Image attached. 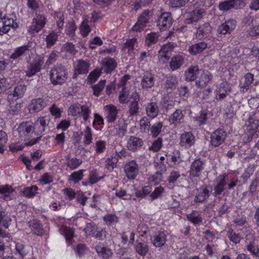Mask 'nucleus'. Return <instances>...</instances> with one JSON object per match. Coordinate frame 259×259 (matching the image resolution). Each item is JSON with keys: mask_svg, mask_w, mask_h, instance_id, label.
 Returning <instances> with one entry per match:
<instances>
[{"mask_svg": "<svg viewBox=\"0 0 259 259\" xmlns=\"http://www.w3.org/2000/svg\"><path fill=\"white\" fill-rule=\"evenodd\" d=\"M202 9H195L188 14V18L185 20L187 24H191L193 22L198 21L202 17V14L204 13Z\"/></svg>", "mask_w": 259, "mask_h": 259, "instance_id": "2f4dec72", "label": "nucleus"}, {"mask_svg": "<svg viewBox=\"0 0 259 259\" xmlns=\"http://www.w3.org/2000/svg\"><path fill=\"white\" fill-rule=\"evenodd\" d=\"M146 114L150 119L156 117L159 112L158 103L156 102H151L146 104L145 106Z\"/></svg>", "mask_w": 259, "mask_h": 259, "instance_id": "4be33fe9", "label": "nucleus"}, {"mask_svg": "<svg viewBox=\"0 0 259 259\" xmlns=\"http://www.w3.org/2000/svg\"><path fill=\"white\" fill-rule=\"evenodd\" d=\"M124 172L128 180H134L139 174L138 164L135 160L126 163L124 167Z\"/></svg>", "mask_w": 259, "mask_h": 259, "instance_id": "423d86ee", "label": "nucleus"}, {"mask_svg": "<svg viewBox=\"0 0 259 259\" xmlns=\"http://www.w3.org/2000/svg\"><path fill=\"white\" fill-rule=\"evenodd\" d=\"M162 145V139L161 138H158L153 142L152 145L151 146H149L148 149L150 151L157 152L161 148Z\"/></svg>", "mask_w": 259, "mask_h": 259, "instance_id": "338daca9", "label": "nucleus"}, {"mask_svg": "<svg viewBox=\"0 0 259 259\" xmlns=\"http://www.w3.org/2000/svg\"><path fill=\"white\" fill-rule=\"evenodd\" d=\"M195 137L191 132H186L181 135L179 144L185 149H189L195 144Z\"/></svg>", "mask_w": 259, "mask_h": 259, "instance_id": "4468645a", "label": "nucleus"}, {"mask_svg": "<svg viewBox=\"0 0 259 259\" xmlns=\"http://www.w3.org/2000/svg\"><path fill=\"white\" fill-rule=\"evenodd\" d=\"M65 164L67 168L72 170L78 168L82 163V161L80 159L71 157L70 155L65 157Z\"/></svg>", "mask_w": 259, "mask_h": 259, "instance_id": "f704fd0d", "label": "nucleus"}, {"mask_svg": "<svg viewBox=\"0 0 259 259\" xmlns=\"http://www.w3.org/2000/svg\"><path fill=\"white\" fill-rule=\"evenodd\" d=\"M207 111L206 110H202L199 114L194 117V120L197 122L199 125L204 124L207 119Z\"/></svg>", "mask_w": 259, "mask_h": 259, "instance_id": "603ef678", "label": "nucleus"}, {"mask_svg": "<svg viewBox=\"0 0 259 259\" xmlns=\"http://www.w3.org/2000/svg\"><path fill=\"white\" fill-rule=\"evenodd\" d=\"M135 250L136 253L141 256H145L149 251V243L147 240L142 238H138L134 245Z\"/></svg>", "mask_w": 259, "mask_h": 259, "instance_id": "dca6fc26", "label": "nucleus"}, {"mask_svg": "<svg viewBox=\"0 0 259 259\" xmlns=\"http://www.w3.org/2000/svg\"><path fill=\"white\" fill-rule=\"evenodd\" d=\"M163 124L161 122H156L153 124L150 128L151 135L153 138H156L161 132Z\"/></svg>", "mask_w": 259, "mask_h": 259, "instance_id": "09e8293b", "label": "nucleus"}, {"mask_svg": "<svg viewBox=\"0 0 259 259\" xmlns=\"http://www.w3.org/2000/svg\"><path fill=\"white\" fill-rule=\"evenodd\" d=\"M254 75L250 73H246L240 81L239 87L242 92H245L248 91L253 80Z\"/></svg>", "mask_w": 259, "mask_h": 259, "instance_id": "c85d7f7f", "label": "nucleus"}, {"mask_svg": "<svg viewBox=\"0 0 259 259\" xmlns=\"http://www.w3.org/2000/svg\"><path fill=\"white\" fill-rule=\"evenodd\" d=\"M106 83V80H102L93 87V94L97 97H99L101 92L104 89Z\"/></svg>", "mask_w": 259, "mask_h": 259, "instance_id": "052dcab7", "label": "nucleus"}, {"mask_svg": "<svg viewBox=\"0 0 259 259\" xmlns=\"http://www.w3.org/2000/svg\"><path fill=\"white\" fill-rule=\"evenodd\" d=\"M17 131L19 137L22 140H26L29 138L30 134L34 132L33 123L29 121L22 122L18 127Z\"/></svg>", "mask_w": 259, "mask_h": 259, "instance_id": "ddd939ff", "label": "nucleus"}, {"mask_svg": "<svg viewBox=\"0 0 259 259\" xmlns=\"http://www.w3.org/2000/svg\"><path fill=\"white\" fill-rule=\"evenodd\" d=\"M212 78V75L209 72L202 70L201 74L195 81L196 85L199 88L203 89L209 83Z\"/></svg>", "mask_w": 259, "mask_h": 259, "instance_id": "6ab92c4d", "label": "nucleus"}, {"mask_svg": "<svg viewBox=\"0 0 259 259\" xmlns=\"http://www.w3.org/2000/svg\"><path fill=\"white\" fill-rule=\"evenodd\" d=\"M103 220L108 226L113 225L118 222V218L113 214H109L104 216Z\"/></svg>", "mask_w": 259, "mask_h": 259, "instance_id": "69168bd1", "label": "nucleus"}, {"mask_svg": "<svg viewBox=\"0 0 259 259\" xmlns=\"http://www.w3.org/2000/svg\"><path fill=\"white\" fill-rule=\"evenodd\" d=\"M207 48V43L204 41H200L190 46L188 51L191 55H195L202 53Z\"/></svg>", "mask_w": 259, "mask_h": 259, "instance_id": "7c9ffc66", "label": "nucleus"}, {"mask_svg": "<svg viewBox=\"0 0 259 259\" xmlns=\"http://www.w3.org/2000/svg\"><path fill=\"white\" fill-rule=\"evenodd\" d=\"M236 26L235 20L231 19L225 21L220 25L218 29V32L221 34H230Z\"/></svg>", "mask_w": 259, "mask_h": 259, "instance_id": "aec40b11", "label": "nucleus"}, {"mask_svg": "<svg viewBox=\"0 0 259 259\" xmlns=\"http://www.w3.org/2000/svg\"><path fill=\"white\" fill-rule=\"evenodd\" d=\"M9 102L10 106L8 109V114L11 115L17 114L22 108V103H19L13 105L11 104V101Z\"/></svg>", "mask_w": 259, "mask_h": 259, "instance_id": "5fc2aeb1", "label": "nucleus"}, {"mask_svg": "<svg viewBox=\"0 0 259 259\" xmlns=\"http://www.w3.org/2000/svg\"><path fill=\"white\" fill-rule=\"evenodd\" d=\"M201 71L197 65L190 66L185 72V80L188 81H196Z\"/></svg>", "mask_w": 259, "mask_h": 259, "instance_id": "b1692460", "label": "nucleus"}, {"mask_svg": "<svg viewBox=\"0 0 259 259\" xmlns=\"http://www.w3.org/2000/svg\"><path fill=\"white\" fill-rule=\"evenodd\" d=\"M76 30V26L74 22L72 21H69L66 25V34L70 37L74 39L75 31Z\"/></svg>", "mask_w": 259, "mask_h": 259, "instance_id": "864d4df0", "label": "nucleus"}, {"mask_svg": "<svg viewBox=\"0 0 259 259\" xmlns=\"http://www.w3.org/2000/svg\"><path fill=\"white\" fill-rule=\"evenodd\" d=\"M46 23V19L44 16L36 15L29 28V32L31 34L38 32L44 27Z\"/></svg>", "mask_w": 259, "mask_h": 259, "instance_id": "f8f14e48", "label": "nucleus"}, {"mask_svg": "<svg viewBox=\"0 0 259 259\" xmlns=\"http://www.w3.org/2000/svg\"><path fill=\"white\" fill-rule=\"evenodd\" d=\"M180 172L177 170H172L170 172L167 180L169 184H174L180 177Z\"/></svg>", "mask_w": 259, "mask_h": 259, "instance_id": "774afa93", "label": "nucleus"}, {"mask_svg": "<svg viewBox=\"0 0 259 259\" xmlns=\"http://www.w3.org/2000/svg\"><path fill=\"white\" fill-rule=\"evenodd\" d=\"M128 108L127 113L128 116L132 117L133 116H136L139 114L140 109L139 103L130 102Z\"/></svg>", "mask_w": 259, "mask_h": 259, "instance_id": "de8ad7c7", "label": "nucleus"}, {"mask_svg": "<svg viewBox=\"0 0 259 259\" xmlns=\"http://www.w3.org/2000/svg\"><path fill=\"white\" fill-rule=\"evenodd\" d=\"M29 226L31 230L37 235L42 236L44 234L42 225L40 221L33 220L29 222Z\"/></svg>", "mask_w": 259, "mask_h": 259, "instance_id": "79ce46f5", "label": "nucleus"}, {"mask_svg": "<svg viewBox=\"0 0 259 259\" xmlns=\"http://www.w3.org/2000/svg\"><path fill=\"white\" fill-rule=\"evenodd\" d=\"M218 183L214 186L213 195L214 197L217 198L225 190V187L227 186L229 182L228 175L226 174L220 175L218 178Z\"/></svg>", "mask_w": 259, "mask_h": 259, "instance_id": "1a4fd4ad", "label": "nucleus"}, {"mask_svg": "<svg viewBox=\"0 0 259 259\" xmlns=\"http://www.w3.org/2000/svg\"><path fill=\"white\" fill-rule=\"evenodd\" d=\"M206 160L198 158L192 163L189 170V177L191 178H199L202 175L206 167Z\"/></svg>", "mask_w": 259, "mask_h": 259, "instance_id": "7ed1b4c3", "label": "nucleus"}, {"mask_svg": "<svg viewBox=\"0 0 259 259\" xmlns=\"http://www.w3.org/2000/svg\"><path fill=\"white\" fill-rule=\"evenodd\" d=\"M38 188L33 185L31 187L24 188L22 191L23 195L27 198H32L36 195Z\"/></svg>", "mask_w": 259, "mask_h": 259, "instance_id": "49530a36", "label": "nucleus"}, {"mask_svg": "<svg viewBox=\"0 0 259 259\" xmlns=\"http://www.w3.org/2000/svg\"><path fill=\"white\" fill-rule=\"evenodd\" d=\"M211 32V27L208 23L200 26L196 32V37L197 38L201 39L207 37Z\"/></svg>", "mask_w": 259, "mask_h": 259, "instance_id": "cd10ccee", "label": "nucleus"}, {"mask_svg": "<svg viewBox=\"0 0 259 259\" xmlns=\"http://www.w3.org/2000/svg\"><path fill=\"white\" fill-rule=\"evenodd\" d=\"M101 70L106 74L111 73L117 67V63L115 60L110 57L105 58L102 60Z\"/></svg>", "mask_w": 259, "mask_h": 259, "instance_id": "412c9836", "label": "nucleus"}, {"mask_svg": "<svg viewBox=\"0 0 259 259\" xmlns=\"http://www.w3.org/2000/svg\"><path fill=\"white\" fill-rule=\"evenodd\" d=\"M44 57L39 55L36 56L34 61L30 63L28 66L27 69L26 71V75L28 77H31L37 72H39L44 64Z\"/></svg>", "mask_w": 259, "mask_h": 259, "instance_id": "20e7f679", "label": "nucleus"}, {"mask_svg": "<svg viewBox=\"0 0 259 259\" xmlns=\"http://www.w3.org/2000/svg\"><path fill=\"white\" fill-rule=\"evenodd\" d=\"M57 38L58 35L56 32L53 31L50 33L46 38L47 47L50 48L53 46L56 43Z\"/></svg>", "mask_w": 259, "mask_h": 259, "instance_id": "4d7b16f0", "label": "nucleus"}, {"mask_svg": "<svg viewBox=\"0 0 259 259\" xmlns=\"http://www.w3.org/2000/svg\"><path fill=\"white\" fill-rule=\"evenodd\" d=\"M137 44V39L136 38H132L127 39L123 45V50L127 51L128 53H131L135 49V46Z\"/></svg>", "mask_w": 259, "mask_h": 259, "instance_id": "3c124183", "label": "nucleus"}, {"mask_svg": "<svg viewBox=\"0 0 259 259\" xmlns=\"http://www.w3.org/2000/svg\"><path fill=\"white\" fill-rule=\"evenodd\" d=\"M155 83L154 76L147 71L144 73L141 81V86L143 89L147 90L153 87Z\"/></svg>", "mask_w": 259, "mask_h": 259, "instance_id": "a878e982", "label": "nucleus"}, {"mask_svg": "<svg viewBox=\"0 0 259 259\" xmlns=\"http://www.w3.org/2000/svg\"><path fill=\"white\" fill-rule=\"evenodd\" d=\"M178 84L177 78L176 76L171 75L168 77L165 82V88L167 89H174L176 88Z\"/></svg>", "mask_w": 259, "mask_h": 259, "instance_id": "bf43d9fd", "label": "nucleus"}, {"mask_svg": "<svg viewBox=\"0 0 259 259\" xmlns=\"http://www.w3.org/2000/svg\"><path fill=\"white\" fill-rule=\"evenodd\" d=\"M259 126V120L255 119L253 117H250L248 119V124L247 125V129L250 131V135L247 136L248 141H250L252 139L253 134L257 129Z\"/></svg>", "mask_w": 259, "mask_h": 259, "instance_id": "473e14b6", "label": "nucleus"}, {"mask_svg": "<svg viewBox=\"0 0 259 259\" xmlns=\"http://www.w3.org/2000/svg\"><path fill=\"white\" fill-rule=\"evenodd\" d=\"M47 106L46 101L42 98H37L32 100L30 109L35 112L41 110Z\"/></svg>", "mask_w": 259, "mask_h": 259, "instance_id": "c9c22d12", "label": "nucleus"}, {"mask_svg": "<svg viewBox=\"0 0 259 259\" xmlns=\"http://www.w3.org/2000/svg\"><path fill=\"white\" fill-rule=\"evenodd\" d=\"M90 63L88 61L79 60L77 61L76 64L74 67L75 73L73 75V78L76 77L78 74H87L89 72Z\"/></svg>", "mask_w": 259, "mask_h": 259, "instance_id": "5701e85b", "label": "nucleus"}, {"mask_svg": "<svg viewBox=\"0 0 259 259\" xmlns=\"http://www.w3.org/2000/svg\"><path fill=\"white\" fill-rule=\"evenodd\" d=\"M140 128L142 133H147L149 132L151 127L149 118L143 117L140 120Z\"/></svg>", "mask_w": 259, "mask_h": 259, "instance_id": "a18cd8bd", "label": "nucleus"}, {"mask_svg": "<svg viewBox=\"0 0 259 259\" xmlns=\"http://www.w3.org/2000/svg\"><path fill=\"white\" fill-rule=\"evenodd\" d=\"M258 189L259 180L256 178L252 180L251 184L249 186V193L253 195L257 193Z\"/></svg>", "mask_w": 259, "mask_h": 259, "instance_id": "680f3d73", "label": "nucleus"}, {"mask_svg": "<svg viewBox=\"0 0 259 259\" xmlns=\"http://www.w3.org/2000/svg\"><path fill=\"white\" fill-rule=\"evenodd\" d=\"M104 109L106 111V118L109 122H113L117 118L118 110L113 105H106Z\"/></svg>", "mask_w": 259, "mask_h": 259, "instance_id": "bb28decb", "label": "nucleus"}, {"mask_svg": "<svg viewBox=\"0 0 259 259\" xmlns=\"http://www.w3.org/2000/svg\"><path fill=\"white\" fill-rule=\"evenodd\" d=\"M84 169H80L77 171L73 172L69 176V180L74 182L75 183H78L83 178Z\"/></svg>", "mask_w": 259, "mask_h": 259, "instance_id": "13d9d810", "label": "nucleus"}, {"mask_svg": "<svg viewBox=\"0 0 259 259\" xmlns=\"http://www.w3.org/2000/svg\"><path fill=\"white\" fill-rule=\"evenodd\" d=\"M143 144L144 142L142 139L131 136L127 139L126 147L130 151L136 152L142 148Z\"/></svg>", "mask_w": 259, "mask_h": 259, "instance_id": "f3484780", "label": "nucleus"}, {"mask_svg": "<svg viewBox=\"0 0 259 259\" xmlns=\"http://www.w3.org/2000/svg\"><path fill=\"white\" fill-rule=\"evenodd\" d=\"M116 134L120 138L125 136L127 131V124L123 118H120L118 121L116 127Z\"/></svg>", "mask_w": 259, "mask_h": 259, "instance_id": "a19ab883", "label": "nucleus"}, {"mask_svg": "<svg viewBox=\"0 0 259 259\" xmlns=\"http://www.w3.org/2000/svg\"><path fill=\"white\" fill-rule=\"evenodd\" d=\"M95 248L98 255L104 259H107L112 255L111 250L108 247H104L101 244L96 246Z\"/></svg>", "mask_w": 259, "mask_h": 259, "instance_id": "72a5a7b5", "label": "nucleus"}, {"mask_svg": "<svg viewBox=\"0 0 259 259\" xmlns=\"http://www.w3.org/2000/svg\"><path fill=\"white\" fill-rule=\"evenodd\" d=\"M30 248V246L25 245L21 242H18L16 244V250L22 256L27 254Z\"/></svg>", "mask_w": 259, "mask_h": 259, "instance_id": "8fccbe9b", "label": "nucleus"}, {"mask_svg": "<svg viewBox=\"0 0 259 259\" xmlns=\"http://www.w3.org/2000/svg\"><path fill=\"white\" fill-rule=\"evenodd\" d=\"M173 23L171 14L170 13H162L158 17L157 26L161 30L164 31L169 28Z\"/></svg>", "mask_w": 259, "mask_h": 259, "instance_id": "6e6552de", "label": "nucleus"}, {"mask_svg": "<svg viewBox=\"0 0 259 259\" xmlns=\"http://www.w3.org/2000/svg\"><path fill=\"white\" fill-rule=\"evenodd\" d=\"M187 220L194 225H200L202 222V218L200 213L196 210H193L187 214Z\"/></svg>", "mask_w": 259, "mask_h": 259, "instance_id": "e433bc0d", "label": "nucleus"}, {"mask_svg": "<svg viewBox=\"0 0 259 259\" xmlns=\"http://www.w3.org/2000/svg\"><path fill=\"white\" fill-rule=\"evenodd\" d=\"M212 191L211 186L203 185L196 191L194 198L196 203H203L207 201Z\"/></svg>", "mask_w": 259, "mask_h": 259, "instance_id": "39448f33", "label": "nucleus"}, {"mask_svg": "<svg viewBox=\"0 0 259 259\" xmlns=\"http://www.w3.org/2000/svg\"><path fill=\"white\" fill-rule=\"evenodd\" d=\"M84 140H83V143L85 145H89L92 141V134L91 132V128L87 126L86 127L85 130L84 132Z\"/></svg>", "mask_w": 259, "mask_h": 259, "instance_id": "0e129e2a", "label": "nucleus"}, {"mask_svg": "<svg viewBox=\"0 0 259 259\" xmlns=\"http://www.w3.org/2000/svg\"><path fill=\"white\" fill-rule=\"evenodd\" d=\"M18 27V25L12 16L4 14L0 11V35L8 32L11 28L15 29Z\"/></svg>", "mask_w": 259, "mask_h": 259, "instance_id": "f03ea898", "label": "nucleus"}, {"mask_svg": "<svg viewBox=\"0 0 259 259\" xmlns=\"http://www.w3.org/2000/svg\"><path fill=\"white\" fill-rule=\"evenodd\" d=\"M50 118L48 116H45L37 118L33 124L35 135H41L47 127Z\"/></svg>", "mask_w": 259, "mask_h": 259, "instance_id": "9d476101", "label": "nucleus"}, {"mask_svg": "<svg viewBox=\"0 0 259 259\" xmlns=\"http://www.w3.org/2000/svg\"><path fill=\"white\" fill-rule=\"evenodd\" d=\"M12 219L6 212L3 207L0 206V225L5 229H8L11 224Z\"/></svg>", "mask_w": 259, "mask_h": 259, "instance_id": "58836bf2", "label": "nucleus"}, {"mask_svg": "<svg viewBox=\"0 0 259 259\" xmlns=\"http://www.w3.org/2000/svg\"><path fill=\"white\" fill-rule=\"evenodd\" d=\"M159 37L158 33L151 32L148 33L146 36L145 43L148 47H150L158 41Z\"/></svg>", "mask_w": 259, "mask_h": 259, "instance_id": "c03bdc74", "label": "nucleus"}, {"mask_svg": "<svg viewBox=\"0 0 259 259\" xmlns=\"http://www.w3.org/2000/svg\"><path fill=\"white\" fill-rule=\"evenodd\" d=\"M81 109V105L79 104H73L69 107L68 114L73 116H77L80 114Z\"/></svg>", "mask_w": 259, "mask_h": 259, "instance_id": "e2e57ef3", "label": "nucleus"}, {"mask_svg": "<svg viewBox=\"0 0 259 259\" xmlns=\"http://www.w3.org/2000/svg\"><path fill=\"white\" fill-rule=\"evenodd\" d=\"M184 62V59L181 55L173 57L169 62V67L172 71L179 69Z\"/></svg>", "mask_w": 259, "mask_h": 259, "instance_id": "4c0bfd02", "label": "nucleus"}, {"mask_svg": "<svg viewBox=\"0 0 259 259\" xmlns=\"http://www.w3.org/2000/svg\"><path fill=\"white\" fill-rule=\"evenodd\" d=\"M231 91V88L230 84L226 81H223L217 87L215 90L216 100L219 101L224 99Z\"/></svg>", "mask_w": 259, "mask_h": 259, "instance_id": "2eb2a0df", "label": "nucleus"}, {"mask_svg": "<svg viewBox=\"0 0 259 259\" xmlns=\"http://www.w3.org/2000/svg\"><path fill=\"white\" fill-rule=\"evenodd\" d=\"M151 15L152 13L150 11L148 10H145L139 17L138 20L146 26Z\"/></svg>", "mask_w": 259, "mask_h": 259, "instance_id": "6e6d98bb", "label": "nucleus"}, {"mask_svg": "<svg viewBox=\"0 0 259 259\" xmlns=\"http://www.w3.org/2000/svg\"><path fill=\"white\" fill-rule=\"evenodd\" d=\"M27 89V87L24 84H18L14 88L13 92L10 93L8 96V101H14L22 98Z\"/></svg>", "mask_w": 259, "mask_h": 259, "instance_id": "a211bd4d", "label": "nucleus"}, {"mask_svg": "<svg viewBox=\"0 0 259 259\" xmlns=\"http://www.w3.org/2000/svg\"><path fill=\"white\" fill-rule=\"evenodd\" d=\"M185 113V110L181 109H177L169 116V121L171 124H178L183 122L184 115Z\"/></svg>", "mask_w": 259, "mask_h": 259, "instance_id": "c756f323", "label": "nucleus"}, {"mask_svg": "<svg viewBox=\"0 0 259 259\" xmlns=\"http://www.w3.org/2000/svg\"><path fill=\"white\" fill-rule=\"evenodd\" d=\"M30 46L29 44L17 48L11 55L10 58L15 60L22 56L30 50Z\"/></svg>", "mask_w": 259, "mask_h": 259, "instance_id": "ea45409f", "label": "nucleus"}, {"mask_svg": "<svg viewBox=\"0 0 259 259\" xmlns=\"http://www.w3.org/2000/svg\"><path fill=\"white\" fill-rule=\"evenodd\" d=\"M219 10L223 13L227 12L234 9L231 0L221 2L218 5Z\"/></svg>", "mask_w": 259, "mask_h": 259, "instance_id": "37998d69", "label": "nucleus"}, {"mask_svg": "<svg viewBox=\"0 0 259 259\" xmlns=\"http://www.w3.org/2000/svg\"><path fill=\"white\" fill-rule=\"evenodd\" d=\"M67 71L64 66L56 65L50 70L49 76L51 82L54 85H62L67 78Z\"/></svg>", "mask_w": 259, "mask_h": 259, "instance_id": "f257e3e1", "label": "nucleus"}, {"mask_svg": "<svg viewBox=\"0 0 259 259\" xmlns=\"http://www.w3.org/2000/svg\"><path fill=\"white\" fill-rule=\"evenodd\" d=\"M176 46V44L172 42L163 45L158 52V60L162 63L166 62L169 59L171 56V52Z\"/></svg>", "mask_w": 259, "mask_h": 259, "instance_id": "9b49d317", "label": "nucleus"}, {"mask_svg": "<svg viewBox=\"0 0 259 259\" xmlns=\"http://www.w3.org/2000/svg\"><path fill=\"white\" fill-rule=\"evenodd\" d=\"M227 133L223 129H217L214 131L210 136L211 146L217 147L222 145L225 141Z\"/></svg>", "mask_w": 259, "mask_h": 259, "instance_id": "0eeeda50", "label": "nucleus"}, {"mask_svg": "<svg viewBox=\"0 0 259 259\" xmlns=\"http://www.w3.org/2000/svg\"><path fill=\"white\" fill-rule=\"evenodd\" d=\"M153 245L155 247H161L164 245L166 241V235L163 231L156 233L151 237Z\"/></svg>", "mask_w": 259, "mask_h": 259, "instance_id": "393cba45", "label": "nucleus"}]
</instances>
